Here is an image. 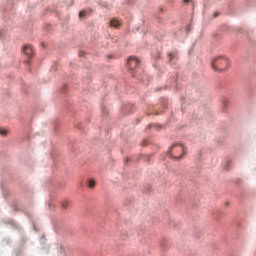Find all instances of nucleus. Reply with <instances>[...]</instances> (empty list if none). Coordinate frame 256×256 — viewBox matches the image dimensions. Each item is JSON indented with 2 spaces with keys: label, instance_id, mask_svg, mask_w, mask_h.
<instances>
[{
  "label": "nucleus",
  "instance_id": "f03ea898",
  "mask_svg": "<svg viewBox=\"0 0 256 256\" xmlns=\"http://www.w3.org/2000/svg\"><path fill=\"white\" fill-rule=\"evenodd\" d=\"M229 65V59L225 56H218L212 61V69H214V71H227Z\"/></svg>",
  "mask_w": 256,
  "mask_h": 256
},
{
  "label": "nucleus",
  "instance_id": "423d86ee",
  "mask_svg": "<svg viewBox=\"0 0 256 256\" xmlns=\"http://www.w3.org/2000/svg\"><path fill=\"white\" fill-rule=\"evenodd\" d=\"M88 187H89V189H93L95 187V180L94 179H89L88 180Z\"/></svg>",
  "mask_w": 256,
  "mask_h": 256
},
{
  "label": "nucleus",
  "instance_id": "39448f33",
  "mask_svg": "<svg viewBox=\"0 0 256 256\" xmlns=\"http://www.w3.org/2000/svg\"><path fill=\"white\" fill-rule=\"evenodd\" d=\"M121 26V21L117 20V18H114L110 21V27H114L115 29H118V27Z\"/></svg>",
  "mask_w": 256,
  "mask_h": 256
},
{
  "label": "nucleus",
  "instance_id": "20e7f679",
  "mask_svg": "<svg viewBox=\"0 0 256 256\" xmlns=\"http://www.w3.org/2000/svg\"><path fill=\"white\" fill-rule=\"evenodd\" d=\"M138 65H139V59L135 57H130L128 59L127 66L129 71H133V69H135V67H137Z\"/></svg>",
  "mask_w": 256,
  "mask_h": 256
},
{
  "label": "nucleus",
  "instance_id": "f8f14e48",
  "mask_svg": "<svg viewBox=\"0 0 256 256\" xmlns=\"http://www.w3.org/2000/svg\"><path fill=\"white\" fill-rule=\"evenodd\" d=\"M0 37H1V33H0Z\"/></svg>",
  "mask_w": 256,
  "mask_h": 256
},
{
  "label": "nucleus",
  "instance_id": "f257e3e1",
  "mask_svg": "<svg viewBox=\"0 0 256 256\" xmlns=\"http://www.w3.org/2000/svg\"><path fill=\"white\" fill-rule=\"evenodd\" d=\"M184 154H185V147L183 146V144H173L167 152V156L172 157L176 161H179V159H182Z\"/></svg>",
  "mask_w": 256,
  "mask_h": 256
},
{
  "label": "nucleus",
  "instance_id": "9b49d317",
  "mask_svg": "<svg viewBox=\"0 0 256 256\" xmlns=\"http://www.w3.org/2000/svg\"><path fill=\"white\" fill-rule=\"evenodd\" d=\"M26 63H28V64H29V61H26Z\"/></svg>",
  "mask_w": 256,
  "mask_h": 256
},
{
  "label": "nucleus",
  "instance_id": "0eeeda50",
  "mask_svg": "<svg viewBox=\"0 0 256 256\" xmlns=\"http://www.w3.org/2000/svg\"><path fill=\"white\" fill-rule=\"evenodd\" d=\"M8 133L9 131L7 129L0 128V135H2V137L7 136Z\"/></svg>",
  "mask_w": 256,
  "mask_h": 256
},
{
  "label": "nucleus",
  "instance_id": "1a4fd4ad",
  "mask_svg": "<svg viewBox=\"0 0 256 256\" xmlns=\"http://www.w3.org/2000/svg\"><path fill=\"white\" fill-rule=\"evenodd\" d=\"M169 57H170V61H171V59H173V54H169Z\"/></svg>",
  "mask_w": 256,
  "mask_h": 256
},
{
  "label": "nucleus",
  "instance_id": "9d476101",
  "mask_svg": "<svg viewBox=\"0 0 256 256\" xmlns=\"http://www.w3.org/2000/svg\"><path fill=\"white\" fill-rule=\"evenodd\" d=\"M184 1V3H189V1H191V0H183Z\"/></svg>",
  "mask_w": 256,
  "mask_h": 256
},
{
  "label": "nucleus",
  "instance_id": "6e6552de",
  "mask_svg": "<svg viewBox=\"0 0 256 256\" xmlns=\"http://www.w3.org/2000/svg\"><path fill=\"white\" fill-rule=\"evenodd\" d=\"M85 15H87V12L85 10H82L79 12L80 19H83V17H85Z\"/></svg>",
  "mask_w": 256,
  "mask_h": 256
},
{
  "label": "nucleus",
  "instance_id": "7ed1b4c3",
  "mask_svg": "<svg viewBox=\"0 0 256 256\" xmlns=\"http://www.w3.org/2000/svg\"><path fill=\"white\" fill-rule=\"evenodd\" d=\"M22 53L25 59H33L35 57V49L30 44H25L22 46Z\"/></svg>",
  "mask_w": 256,
  "mask_h": 256
}]
</instances>
